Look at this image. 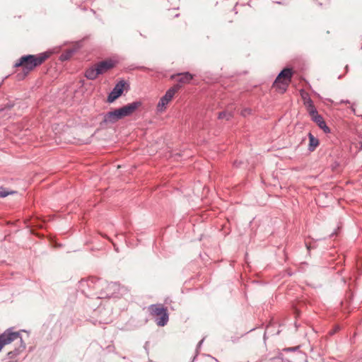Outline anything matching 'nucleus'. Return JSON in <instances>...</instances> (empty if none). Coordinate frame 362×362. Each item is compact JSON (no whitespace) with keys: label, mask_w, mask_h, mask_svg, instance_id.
<instances>
[{"label":"nucleus","mask_w":362,"mask_h":362,"mask_svg":"<svg viewBox=\"0 0 362 362\" xmlns=\"http://www.w3.org/2000/svg\"><path fill=\"white\" fill-rule=\"evenodd\" d=\"M306 109H307L308 112H309L310 117H312L317 113V111L316 108L315 107L313 103L311 105L310 104L308 107H306Z\"/></svg>","instance_id":"obj_13"},{"label":"nucleus","mask_w":362,"mask_h":362,"mask_svg":"<svg viewBox=\"0 0 362 362\" xmlns=\"http://www.w3.org/2000/svg\"><path fill=\"white\" fill-rule=\"evenodd\" d=\"M118 61L115 59H108L100 62L95 65L88 68L85 73V76L88 79L94 80L99 75L103 74L115 67Z\"/></svg>","instance_id":"obj_2"},{"label":"nucleus","mask_w":362,"mask_h":362,"mask_svg":"<svg viewBox=\"0 0 362 362\" xmlns=\"http://www.w3.org/2000/svg\"><path fill=\"white\" fill-rule=\"evenodd\" d=\"M115 286H117L115 284L112 285V287H115Z\"/></svg>","instance_id":"obj_18"},{"label":"nucleus","mask_w":362,"mask_h":362,"mask_svg":"<svg viewBox=\"0 0 362 362\" xmlns=\"http://www.w3.org/2000/svg\"><path fill=\"white\" fill-rule=\"evenodd\" d=\"M124 84L123 82L118 83L108 95L107 101L112 103L118 98L123 93Z\"/></svg>","instance_id":"obj_8"},{"label":"nucleus","mask_w":362,"mask_h":362,"mask_svg":"<svg viewBox=\"0 0 362 362\" xmlns=\"http://www.w3.org/2000/svg\"><path fill=\"white\" fill-rule=\"evenodd\" d=\"M232 115L230 114H229L228 115H226V112H221L219 114V117L220 118H224V117H226L227 119H228Z\"/></svg>","instance_id":"obj_16"},{"label":"nucleus","mask_w":362,"mask_h":362,"mask_svg":"<svg viewBox=\"0 0 362 362\" xmlns=\"http://www.w3.org/2000/svg\"><path fill=\"white\" fill-rule=\"evenodd\" d=\"M150 313L156 317L158 325L164 326L168 321L167 310L162 305H151L148 308Z\"/></svg>","instance_id":"obj_4"},{"label":"nucleus","mask_w":362,"mask_h":362,"mask_svg":"<svg viewBox=\"0 0 362 362\" xmlns=\"http://www.w3.org/2000/svg\"><path fill=\"white\" fill-rule=\"evenodd\" d=\"M251 112V110L250 109H245L242 111L241 115L244 117L247 116V115H250Z\"/></svg>","instance_id":"obj_17"},{"label":"nucleus","mask_w":362,"mask_h":362,"mask_svg":"<svg viewBox=\"0 0 362 362\" xmlns=\"http://www.w3.org/2000/svg\"><path fill=\"white\" fill-rule=\"evenodd\" d=\"M308 137H309V150L313 151L319 145V141L311 133H309Z\"/></svg>","instance_id":"obj_12"},{"label":"nucleus","mask_w":362,"mask_h":362,"mask_svg":"<svg viewBox=\"0 0 362 362\" xmlns=\"http://www.w3.org/2000/svg\"><path fill=\"white\" fill-rule=\"evenodd\" d=\"M49 57V54L47 52L37 55H25L20 58L18 62L16 64V66H21L25 72L28 73L42 64Z\"/></svg>","instance_id":"obj_1"},{"label":"nucleus","mask_w":362,"mask_h":362,"mask_svg":"<svg viewBox=\"0 0 362 362\" xmlns=\"http://www.w3.org/2000/svg\"><path fill=\"white\" fill-rule=\"evenodd\" d=\"M303 100H304V105H305V107H308L310 104L311 105L313 103L310 98L303 97Z\"/></svg>","instance_id":"obj_15"},{"label":"nucleus","mask_w":362,"mask_h":362,"mask_svg":"<svg viewBox=\"0 0 362 362\" xmlns=\"http://www.w3.org/2000/svg\"><path fill=\"white\" fill-rule=\"evenodd\" d=\"M179 88L180 86L176 85L165 92L157 104L156 110L158 112L163 113L166 110L168 104L171 102Z\"/></svg>","instance_id":"obj_5"},{"label":"nucleus","mask_w":362,"mask_h":362,"mask_svg":"<svg viewBox=\"0 0 362 362\" xmlns=\"http://www.w3.org/2000/svg\"><path fill=\"white\" fill-rule=\"evenodd\" d=\"M293 72L291 69H283L274 83V87L280 93H284L291 80Z\"/></svg>","instance_id":"obj_3"},{"label":"nucleus","mask_w":362,"mask_h":362,"mask_svg":"<svg viewBox=\"0 0 362 362\" xmlns=\"http://www.w3.org/2000/svg\"><path fill=\"white\" fill-rule=\"evenodd\" d=\"M16 339H20L22 341V338L18 332H11L9 329L4 332L0 335V351L4 346Z\"/></svg>","instance_id":"obj_7"},{"label":"nucleus","mask_w":362,"mask_h":362,"mask_svg":"<svg viewBox=\"0 0 362 362\" xmlns=\"http://www.w3.org/2000/svg\"><path fill=\"white\" fill-rule=\"evenodd\" d=\"M14 192L8 191L4 188H0V197H5L9 194H13Z\"/></svg>","instance_id":"obj_14"},{"label":"nucleus","mask_w":362,"mask_h":362,"mask_svg":"<svg viewBox=\"0 0 362 362\" xmlns=\"http://www.w3.org/2000/svg\"><path fill=\"white\" fill-rule=\"evenodd\" d=\"M178 82L181 83H188L193 78V76L188 72L178 74Z\"/></svg>","instance_id":"obj_11"},{"label":"nucleus","mask_w":362,"mask_h":362,"mask_svg":"<svg viewBox=\"0 0 362 362\" xmlns=\"http://www.w3.org/2000/svg\"><path fill=\"white\" fill-rule=\"evenodd\" d=\"M119 120L115 111H112L106 113L103 117V122L105 124H114Z\"/></svg>","instance_id":"obj_10"},{"label":"nucleus","mask_w":362,"mask_h":362,"mask_svg":"<svg viewBox=\"0 0 362 362\" xmlns=\"http://www.w3.org/2000/svg\"><path fill=\"white\" fill-rule=\"evenodd\" d=\"M311 118L325 133L329 132V128L326 125V123L321 115L317 113L312 116Z\"/></svg>","instance_id":"obj_9"},{"label":"nucleus","mask_w":362,"mask_h":362,"mask_svg":"<svg viewBox=\"0 0 362 362\" xmlns=\"http://www.w3.org/2000/svg\"><path fill=\"white\" fill-rule=\"evenodd\" d=\"M141 106L140 101H135L132 103H129L121 108L115 110L119 119L130 116L132 115L139 107Z\"/></svg>","instance_id":"obj_6"}]
</instances>
